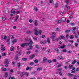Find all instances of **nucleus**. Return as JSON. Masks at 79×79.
Masks as SVG:
<instances>
[{
    "instance_id": "8fccbe9b",
    "label": "nucleus",
    "mask_w": 79,
    "mask_h": 79,
    "mask_svg": "<svg viewBox=\"0 0 79 79\" xmlns=\"http://www.w3.org/2000/svg\"><path fill=\"white\" fill-rule=\"evenodd\" d=\"M56 36H52L51 37V39H55V37Z\"/></svg>"
},
{
    "instance_id": "9b49d317",
    "label": "nucleus",
    "mask_w": 79,
    "mask_h": 79,
    "mask_svg": "<svg viewBox=\"0 0 79 79\" xmlns=\"http://www.w3.org/2000/svg\"><path fill=\"white\" fill-rule=\"evenodd\" d=\"M1 69L2 71H7L8 69H7L2 67L1 68Z\"/></svg>"
},
{
    "instance_id": "393cba45",
    "label": "nucleus",
    "mask_w": 79,
    "mask_h": 79,
    "mask_svg": "<svg viewBox=\"0 0 79 79\" xmlns=\"http://www.w3.org/2000/svg\"><path fill=\"white\" fill-rule=\"evenodd\" d=\"M61 66H63V64L62 63L60 64L59 65H58L57 66L58 68H60V67H61Z\"/></svg>"
},
{
    "instance_id": "dca6fc26",
    "label": "nucleus",
    "mask_w": 79,
    "mask_h": 79,
    "mask_svg": "<svg viewBox=\"0 0 79 79\" xmlns=\"http://www.w3.org/2000/svg\"><path fill=\"white\" fill-rule=\"evenodd\" d=\"M35 25L36 26H38V23H37V20H35Z\"/></svg>"
},
{
    "instance_id": "680f3d73",
    "label": "nucleus",
    "mask_w": 79,
    "mask_h": 79,
    "mask_svg": "<svg viewBox=\"0 0 79 79\" xmlns=\"http://www.w3.org/2000/svg\"><path fill=\"white\" fill-rule=\"evenodd\" d=\"M72 52V51H69L67 52V53H71Z\"/></svg>"
},
{
    "instance_id": "b1692460",
    "label": "nucleus",
    "mask_w": 79,
    "mask_h": 79,
    "mask_svg": "<svg viewBox=\"0 0 79 79\" xmlns=\"http://www.w3.org/2000/svg\"><path fill=\"white\" fill-rule=\"evenodd\" d=\"M34 61L35 63H38V62H39V60L36 59L34 60Z\"/></svg>"
},
{
    "instance_id": "c85d7f7f",
    "label": "nucleus",
    "mask_w": 79,
    "mask_h": 79,
    "mask_svg": "<svg viewBox=\"0 0 79 79\" xmlns=\"http://www.w3.org/2000/svg\"><path fill=\"white\" fill-rule=\"evenodd\" d=\"M29 73L28 72H25V74L27 76H29Z\"/></svg>"
},
{
    "instance_id": "5701e85b",
    "label": "nucleus",
    "mask_w": 79,
    "mask_h": 79,
    "mask_svg": "<svg viewBox=\"0 0 79 79\" xmlns=\"http://www.w3.org/2000/svg\"><path fill=\"white\" fill-rule=\"evenodd\" d=\"M6 17H3L2 18V21H5L6 19Z\"/></svg>"
},
{
    "instance_id": "13d9d810",
    "label": "nucleus",
    "mask_w": 79,
    "mask_h": 79,
    "mask_svg": "<svg viewBox=\"0 0 79 79\" xmlns=\"http://www.w3.org/2000/svg\"><path fill=\"white\" fill-rule=\"evenodd\" d=\"M31 33H32L31 31H28L27 32V34H31Z\"/></svg>"
},
{
    "instance_id": "7ed1b4c3",
    "label": "nucleus",
    "mask_w": 79,
    "mask_h": 79,
    "mask_svg": "<svg viewBox=\"0 0 79 79\" xmlns=\"http://www.w3.org/2000/svg\"><path fill=\"white\" fill-rule=\"evenodd\" d=\"M72 29H73L72 31V33L75 34L76 33V27H73L72 28Z\"/></svg>"
},
{
    "instance_id": "c756f323",
    "label": "nucleus",
    "mask_w": 79,
    "mask_h": 79,
    "mask_svg": "<svg viewBox=\"0 0 79 79\" xmlns=\"http://www.w3.org/2000/svg\"><path fill=\"white\" fill-rule=\"evenodd\" d=\"M76 60H74V61H73L72 63V64H75L76 63Z\"/></svg>"
},
{
    "instance_id": "0e129e2a",
    "label": "nucleus",
    "mask_w": 79,
    "mask_h": 79,
    "mask_svg": "<svg viewBox=\"0 0 79 79\" xmlns=\"http://www.w3.org/2000/svg\"><path fill=\"white\" fill-rule=\"evenodd\" d=\"M50 52V49H48L47 50L48 53H49Z\"/></svg>"
},
{
    "instance_id": "de8ad7c7",
    "label": "nucleus",
    "mask_w": 79,
    "mask_h": 79,
    "mask_svg": "<svg viewBox=\"0 0 79 79\" xmlns=\"http://www.w3.org/2000/svg\"><path fill=\"white\" fill-rule=\"evenodd\" d=\"M59 74L60 76H61L62 75V74H63V72L60 71V73H59Z\"/></svg>"
},
{
    "instance_id": "2eb2a0df",
    "label": "nucleus",
    "mask_w": 79,
    "mask_h": 79,
    "mask_svg": "<svg viewBox=\"0 0 79 79\" xmlns=\"http://www.w3.org/2000/svg\"><path fill=\"white\" fill-rule=\"evenodd\" d=\"M15 50L14 49V47L13 46H12L10 47V51L11 52H13Z\"/></svg>"
},
{
    "instance_id": "603ef678",
    "label": "nucleus",
    "mask_w": 79,
    "mask_h": 79,
    "mask_svg": "<svg viewBox=\"0 0 79 79\" xmlns=\"http://www.w3.org/2000/svg\"><path fill=\"white\" fill-rule=\"evenodd\" d=\"M75 45L76 47H77V45H78V43H76L75 44Z\"/></svg>"
},
{
    "instance_id": "423d86ee",
    "label": "nucleus",
    "mask_w": 79,
    "mask_h": 79,
    "mask_svg": "<svg viewBox=\"0 0 79 79\" xmlns=\"http://www.w3.org/2000/svg\"><path fill=\"white\" fill-rule=\"evenodd\" d=\"M57 58L59 60H63V57L61 56H59L57 57Z\"/></svg>"
},
{
    "instance_id": "ea45409f",
    "label": "nucleus",
    "mask_w": 79,
    "mask_h": 79,
    "mask_svg": "<svg viewBox=\"0 0 79 79\" xmlns=\"http://www.w3.org/2000/svg\"><path fill=\"white\" fill-rule=\"evenodd\" d=\"M33 39L34 40H37V38L36 37V36H35L33 37Z\"/></svg>"
},
{
    "instance_id": "a18cd8bd",
    "label": "nucleus",
    "mask_w": 79,
    "mask_h": 79,
    "mask_svg": "<svg viewBox=\"0 0 79 79\" xmlns=\"http://www.w3.org/2000/svg\"><path fill=\"white\" fill-rule=\"evenodd\" d=\"M70 38L71 39H73L74 38V36L73 35L70 36Z\"/></svg>"
},
{
    "instance_id": "4d7b16f0",
    "label": "nucleus",
    "mask_w": 79,
    "mask_h": 79,
    "mask_svg": "<svg viewBox=\"0 0 79 79\" xmlns=\"http://www.w3.org/2000/svg\"><path fill=\"white\" fill-rule=\"evenodd\" d=\"M11 39H14V37H15V36H14V35H11Z\"/></svg>"
},
{
    "instance_id": "a878e982",
    "label": "nucleus",
    "mask_w": 79,
    "mask_h": 79,
    "mask_svg": "<svg viewBox=\"0 0 79 79\" xmlns=\"http://www.w3.org/2000/svg\"><path fill=\"white\" fill-rule=\"evenodd\" d=\"M65 47L64 44L63 46H62L60 47V48H64Z\"/></svg>"
},
{
    "instance_id": "cd10ccee",
    "label": "nucleus",
    "mask_w": 79,
    "mask_h": 79,
    "mask_svg": "<svg viewBox=\"0 0 79 79\" xmlns=\"http://www.w3.org/2000/svg\"><path fill=\"white\" fill-rule=\"evenodd\" d=\"M45 41H40V43L41 44H42V45H44V44H45Z\"/></svg>"
},
{
    "instance_id": "39448f33",
    "label": "nucleus",
    "mask_w": 79,
    "mask_h": 79,
    "mask_svg": "<svg viewBox=\"0 0 79 79\" xmlns=\"http://www.w3.org/2000/svg\"><path fill=\"white\" fill-rule=\"evenodd\" d=\"M14 17H13V14H11L10 15V20H11L12 19H13Z\"/></svg>"
},
{
    "instance_id": "473e14b6",
    "label": "nucleus",
    "mask_w": 79,
    "mask_h": 79,
    "mask_svg": "<svg viewBox=\"0 0 79 79\" xmlns=\"http://www.w3.org/2000/svg\"><path fill=\"white\" fill-rule=\"evenodd\" d=\"M7 42H9L8 43V44H10L9 42H10V38H8V39L7 40Z\"/></svg>"
},
{
    "instance_id": "338daca9",
    "label": "nucleus",
    "mask_w": 79,
    "mask_h": 79,
    "mask_svg": "<svg viewBox=\"0 0 79 79\" xmlns=\"http://www.w3.org/2000/svg\"><path fill=\"white\" fill-rule=\"evenodd\" d=\"M2 56H5V53H3L2 54Z\"/></svg>"
},
{
    "instance_id": "a211bd4d",
    "label": "nucleus",
    "mask_w": 79,
    "mask_h": 79,
    "mask_svg": "<svg viewBox=\"0 0 79 79\" xmlns=\"http://www.w3.org/2000/svg\"><path fill=\"white\" fill-rule=\"evenodd\" d=\"M34 8L35 11H38V9H37V7L34 6Z\"/></svg>"
},
{
    "instance_id": "052dcab7",
    "label": "nucleus",
    "mask_w": 79,
    "mask_h": 79,
    "mask_svg": "<svg viewBox=\"0 0 79 79\" xmlns=\"http://www.w3.org/2000/svg\"><path fill=\"white\" fill-rule=\"evenodd\" d=\"M58 71H61V70H62V69H61V68H59L58 69H57Z\"/></svg>"
},
{
    "instance_id": "0eeeda50",
    "label": "nucleus",
    "mask_w": 79,
    "mask_h": 79,
    "mask_svg": "<svg viewBox=\"0 0 79 79\" xmlns=\"http://www.w3.org/2000/svg\"><path fill=\"white\" fill-rule=\"evenodd\" d=\"M67 75L68 76H74V74L68 73H67Z\"/></svg>"
},
{
    "instance_id": "c9c22d12",
    "label": "nucleus",
    "mask_w": 79,
    "mask_h": 79,
    "mask_svg": "<svg viewBox=\"0 0 79 79\" xmlns=\"http://www.w3.org/2000/svg\"><path fill=\"white\" fill-rule=\"evenodd\" d=\"M9 13V11H8V10H7L5 11V13L6 14V15H8Z\"/></svg>"
},
{
    "instance_id": "4c0bfd02",
    "label": "nucleus",
    "mask_w": 79,
    "mask_h": 79,
    "mask_svg": "<svg viewBox=\"0 0 79 79\" xmlns=\"http://www.w3.org/2000/svg\"><path fill=\"white\" fill-rule=\"evenodd\" d=\"M13 73V70L12 69L10 70V74H12V73Z\"/></svg>"
},
{
    "instance_id": "412c9836",
    "label": "nucleus",
    "mask_w": 79,
    "mask_h": 79,
    "mask_svg": "<svg viewBox=\"0 0 79 79\" xmlns=\"http://www.w3.org/2000/svg\"><path fill=\"white\" fill-rule=\"evenodd\" d=\"M64 36L63 35H61L60 36V37H59V39H64Z\"/></svg>"
},
{
    "instance_id": "ddd939ff",
    "label": "nucleus",
    "mask_w": 79,
    "mask_h": 79,
    "mask_svg": "<svg viewBox=\"0 0 79 79\" xmlns=\"http://www.w3.org/2000/svg\"><path fill=\"white\" fill-rule=\"evenodd\" d=\"M52 34L53 35V36H54V37H56V34L55 33V32H52Z\"/></svg>"
},
{
    "instance_id": "2f4dec72",
    "label": "nucleus",
    "mask_w": 79,
    "mask_h": 79,
    "mask_svg": "<svg viewBox=\"0 0 79 79\" xmlns=\"http://www.w3.org/2000/svg\"><path fill=\"white\" fill-rule=\"evenodd\" d=\"M27 58H22V60L23 61H26L27 60Z\"/></svg>"
},
{
    "instance_id": "bb28decb",
    "label": "nucleus",
    "mask_w": 79,
    "mask_h": 79,
    "mask_svg": "<svg viewBox=\"0 0 79 79\" xmlns=\"http://www.w3.org/2000/svg\"><path fill=\"white\" fill-rule=\"evenodd\" d=\"M36 47L38 49H40V46H39L38 45H36Z\"/></svg>"
},
{
    "instance_id": "7c9ffc66",
    "label": "nucleus",
    "mask_w": 79,
    "mask_h": 79,
    "mask_svg": "<svg viewBox=\"0 0 79 79\" xmlns=\"http://www.w3.org/2000/svg\"><path fill=\"white\" fill-rule=\"evenodd\" d=\"M46 49V47H44V48H43L42 49V51H45Z\"/></svg>"
},
{
    "instance_id": "72a5a7b5",
    "label": "nucleus",
    "mask_w": 79,
    "mask_h": 79,
    "mask_svg": "<svg viewBox=\"0 0 79 79\" xmlns=\"http://www.w3.org/2000/svg\"><path fill=\"white\" fill-rule=\"evenodd\" d=\"M62 52L64 53L65 52H67V50H66V49H63L62 51Z\"/></svg>"
},
{
    "instance_id": "37998d69",
    "label": "nucleus",
    "mask_w": 79,
    "mask_h": 79,
    "mask_svg": "<svg viewBox=\"0 0 79 79\" xmlns=\"http://www.w3.org/2000/svg\"><path fill=\"white\" fill-rule=\"evenodd\" d=\"M73 67V65H70L69 66V69H72V68Z\"/></svg>"
},
{
    "instance_id": "e433bc0d",
    "label": "nucleus",
    "mask_w": 79,
    "mask_h": 79,
    "mask_svg": "<svg viewBox=\"0 0 79 79\" xmlns=\"http://www.w3.org/2000/svg\"><path fill=\"white\" fill-rule=\"evenodd\" d=\"M47 42L48 44H50V39L49 38H48Z\"/></svg>"
},
{
    "instance_id": "1a4fd4ad",
    "label": "nucleus",
    "mask_w": 79,
    "mask_h": 79,
    "mask_svg": "<svg viewBox=\"0 0 79 79\" xmlns=\"http://www.w3.org/2000/svg\"><path fill=\"white\" fill-rule=\"evenodd\" d=\"M5 64H9V61H8V59H6Z\"/></svg>"
},
{
    "instance_id": "c03bdc74",
    "label": "nucleus",
    "mask_w": 79,
    "mask_h": 79,
    "mask_svg": "<svg viewBox=\"0 0 79 79\" xmlns=\"http://www.w3.org/2000/svg\"><path fill=\"white\" fill-rule=\"evenodd\" d=\"M33 22V20L31 19H30L29 20V23H32Z\"/></svg>"
},
{
    "instance_id": "6e6552de",
    "label": "nucleus",
    "mask_w": 79,
    "mask_h": 79,
    "mask_svg": "<svg viewBox=\"0 0 79 79\" xmlns=\"http://www.w3.org/2000/svg\"><path fill=\"white\" fill-rule=\"evenodd\" d=\"M65 8L66 10H69V9L70 8V6H67V5H65Z\"/></svg>"
},
{
    "instance_id": "aec40b11",
    "label": "nucleus",
    "mask_w": 79,
    "mask_h": 79,
    "mask_svg": "<svg viewBox=\"0 0 79 79\" xmlns=\"http://www.w3.org/2000/svg\"><path fill=\"white\" fill-rule=\"evenodd\" d=\"M42 68H36V69H37L38 71H40V70H42Z\"/></svg>"
},
{
    "instance_id": "20e7f679",
    "label": "nucleus",
    "mask_w": 79,
    "mask_h": 79,
    "mask_svg": "<svg viewBox=\"0 0 79 79\" xmlns=\"http://www.w3.org/2000/svg\"><path fill=\"white\" fill-rule=\"evenodd\" d=\"M1 47V50H2L3 51L5 50V47H4V45H2Z\"/></svg>"
},
{
    "instance_id": "4468645a",
    "label": "nucleus",
    "mask_w": 79,
    "mask_h": 79,
    "mask_svg": "<svg viewBox=\"0 0 79 79\" xmlns=\"http://www.w3.org/2000/svg\"><path fill=\"white\" fill-rule=\"evenodd\" d=\"M61 21H63V22H64V21H66V18L64 17H63L61 19Z\"/></svg>"
},
{
    "instance_id": "bf43d9fd",
    "label": "nucleus",
    "mask_w": 79,
    "mask_h": 79,
    "mask_svg": "<svg viewBox=\"0 0 79 79\" xmlns=\"http://www.w3.org/2000/svg\"><path fill=\"white\" fill-rule=\"evenodd\" d=\"M55 50L56 52H59V50L58 48H56Z\"/></svg>"
},
{
    "instance_id": "f3484780",
    "label": "nucleus",
    "mask_w": 79,
    "mask_h": 79,
    "mask_svg": "<svg viewBox=\"0 0 79 79\" xmlns=\"http://www.w3.org/2000/svg\"><path fill=\"white\" fill-rule=\"evenodd\" d=\"M24 74H25V73L24 72H22L20 73V76L21 77H23Z\"/></svg>"
},
{
    "instance_id": "69168bd1",
    "label": "nucleus",
    "mask_w": 79,
    "mask_h": 79,
    "mask_svg": "<svg viewBox=\"0 0 79 79\" xmlns=\"http://www.w3.org/2000/svg\"><path fill=\"white\" fill-rule=\"evenodd\" d=\"M69 36V35L67 34L66 35V38H67V39H68V36Z\"/></svg>"
},
{
    "instance_id": "6ab92c4d",
    "label": "nucleus",
    "mask_w": 79,
    "mask_h": 79,
    "mask_svg": "<svg viewBox=\"0 0 79 79\" xmlns=\"http://www.w3.org/2000/svg\"><path fill=\"white\" fill-rule=\"evenodd\" d=\"M13 9H12L11 10V12L13 13V14H15L16 13V11L15 10H13Z\"/></svg>"
},
{
    "instance_id": "4be33fe9",
    "label": "nucleus",
    "mask_w": 79,
    "mask_h": 79,
    "mask_svg": "<svg viewBox=\"0 0 79 79\" xmlns=\"http://www.w3.org/2000/svg\"><path fill=\"white\" fill-rule=\"evenodd\" d=\"M34 56H35L34 55V54L32 55L31 56H30V58H31V59L33 58H34Z\"/></svg>"
},
{
    "instance_id": "58836bf2",
    "label": "nucleus",
    "mask_w": 79,
    "mask_h": 79,
    "mask_svg": "<svg viewBox=\"0 0 79 79\" xmlns=\"http://www.w3.org/2000/svg\"><path fill=\"white\" fill-rule=\"evenodd\" d=\"M58 6V3H56L55 5V7L56 8Z\"/></svg>"
},
{
    "instance_id": "774afa93",
    "label": "nucleus",
    "mask_w": 79,
    "mask_h": 79,
    "mask_svg": "<svg viewBox=\"0 0 79 79\" xmlns=\"http://www.w3.org/2000/svg\"><path fill=\"white\" fill-rule=\"evenodd\" d=\"M76 71H77V72H78V71H79V68H77V69H76Z\"/></svg>"
},
{
    "instance_id": "5fc2aeb1",
    "label": "nucleus",
    "mask_w": 79,
    "mask_h": 79,
    "mask_svg": "<svg viewBox=\"0 0 79 79\" xmlns=\"http://www.w3.org/2000/svg\"><path fill=\"white\" fill-rule=\"evenodd\" d=\"M31 53V52L29 51L28 52H27V54L28 55H29V54H30V53Z\"/></svg>"
},
{
    "instance_id": "09e8293b",
    "label": "nucleus",
    "mask_w": 79,
    "mask_h": 79,
    "mask_svg": "<svg viewBox=\"0 0 79 79\" xmlns=\"http://www.w3.org/2000/svg\"><path fill=\"white\" fill-rule=\"evenodd\" d=\"M74 79H77V76L75 75L74 76Z\"/></svg>"
},
{
    "instance_id": "6e6d98bb",
    "label": "nucleus",
    "mask_w": 79,
    "mask_h": 79,
    "mask_svg": "<svg viewBox=\"0 0 79 79\" xmlns=\"http://www.w3.org/2000/svg\"><path fill=\"white\" fill-rule=\"evenodd\" d=\"M48 63H52V60H48Z\"/></svg>"
},
{
    "instance_id": "f257e3e1",
    "label": "nucleus",
    "mask_w": 79,
    "mask_h": 79,
    "mask_svg": "<svg viewBox=\"0 0 79 79\" xmlns=\"http://www.w3.org/2000/svg\"><path fill=\"white\" fill-rule=\"evenodd\" d=\"M34 31L35 32V35H39V33L40 35H41L42 33V30H40L38 31V28L35 27L34 29Z\"/></svg>"
},
{
    "instance_id": "f704fd0d",
    "label": "nucleus",
    "mask_w": 79,
    "mask_h": 79,
    "mask_svg": "<svg viewBox=\"0 0 79 79\" xmlns=\"http://www.w3.org/2000/svg\"><path fill=\"white\" fill-rule=\"evenodd\" d=\"M18 66V68H20V66H21V64L20 63H19L17 64Z\"/></svg>"
},
{
    "instance_id": "f03ea898",
    "label": "nucleus",
    "mask_w": 79,
    "mask_h": 79,
    "mask_svg": "<svg viewBox=\"0 0 79 79\" xmlns=\"http://www.w3.org/2000/svg\"><path fill=\"white\" fill-rule=\"evenodd\" d=\"M32 43H33V42H32V40L31 39H30L29 41V43H22L21 44V47H24L25 45H29V44H31V45H32Z\"/></svg>"
},
{
    "instance_id": "9d476101",
    "label": "nucleus",
    "mask_w": 79,
    "mask_h": 79,
    "mask_svg": "<svg viewBox=\"0 0 79 79\" xmlns=\"http://www.w3.org/2000/svg\"><path fill=\"white\" fill-rule=\"evenodd\" d=\"M47 58L44 57L43 58V62L44 63H45V62L47 61Z\"/></svg>"
},
{
    "instance_id": "f8f14e48",
    "label": "nucleus",
    "mask_w": 79,
    "mask_h": 79,
    "mask_svg": "<svg viewBox=\"0 0 79 79\" xmlns=\"http://www.w3.org/2000/svg\"><path fill=\"white\" fill-rule=\"evenodd\" d=\"M32 45H31L29 46V48H28L27 50H30L31 49H32Z\"/></svg>"
},
{
    "instance_id": "49530a36",
    "label": "nucleus",
    "mask_w": 79,
    "mask_h": 79,
    "mask_svg": "<svg viewBox=\"0 0 79 79\" xmlns=\"http://www.w3.org/2000/svg\"><path fill=\"white\" fill-rule=\"evenodd\" d=\"M6 38H7V36L6 35H5L4 36V40H6Z\"/></svg>"
},
{
    "instance_id": "a19ab883",
    "label": "nucleus",
    "mask_w": 79,
    "mask_h": 79,
    "mask_svg": "<svg viewBox=\"0 0 79 79\" xmlns=\"http://www.w3.org/2000/svg\"><path fill=\"white\" fill-rule=\"evenodd\" d=\"M69 0H66L65 3H66L67 4L69 3Z\"/></svg>"
},
{
    "instance_id": "79ce46f5",
    "label": "nucleus",
    "mask_w": 79,
    "mask_h": 79,
    "mask_svg": "<svg viewBox=\"0 0 79 79\" xmlns=\"http://www.w3.org/2000/svg\"><path fill=\"white\" fill-rule=\"evenodd\" d=\"M17 40H14L13 41V44H15L16 43V42H17Z\"/></svg>"
},
{
    "instance_id": "e2e57ef3",
    "label": "nucleus",
    "mask_w": 79,
    "mask_h": 79,
    "mask_svg": "<svg viewBox=\"0 0 79 79\" xmlns=\"http://www.w3.org/2000/svg\"><path fill=\"white\" fill-rule=\"evenodd\" d=\"M66 32H70V30H67L65 31Z\"/></svg>"
},
{
    "instance_id": "3c124183",
    "label": "nucleus",
    "mask_w": 79,
    "mask_h": 79,
    "mask_svg": "<svg viewBox=\"0 0 79 79\" xmlns=\"http://www.w3.org/2000/svg\"><path fill=\"white\" fill-rule=\"evenodd\" d=\"M5 77H6L8 76V73H6L5 74Z\"/></svg>"
},
{
    "instance_id": "864d4df0",
    "label": "nucleus",
    "mask_w": 79,
    "mask_h": 79,
    "mask_svg": "<svg viewBox=\"0 0 79 79\" xmlns=\"http://www.w3.org/2000/svg\"><path fill=\"white\" fill-rule=\"evenodd\" d=\"M71 73H75V71H74V70H71Z\"/></svg>"
}]
</instances>
